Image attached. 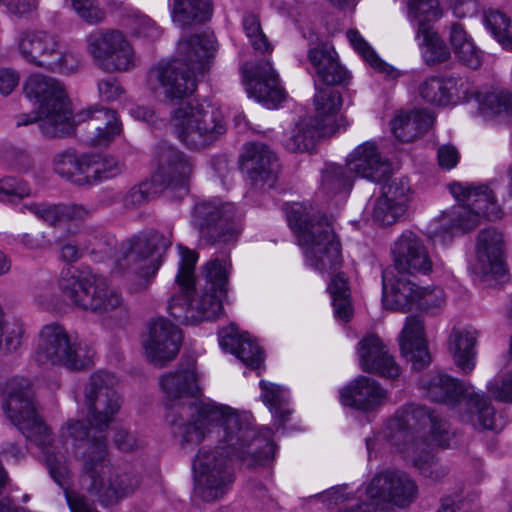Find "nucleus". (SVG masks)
I'll return each instance as SVG.
<instances>
[{
    "instance_id": "obj_1",
    "label": "nucleus",
    "mask_w": 512,
    "mask_h": 512,
    "mask_svg": "<svg viewBox=\"0 0 512 512\" xmlns=\"http://www.w3.org/2000/svg\"><path fill=\"white\" fill-rule=\"evenodd\" d=\"M172 435L184 451H194L202 442L219 443L211 450L202 447L193 460L195 494L206 502L220 499L234 481L229 462L239 459L252 467L264 465L274 455L272 432L257 430L246 412L208 402L196 407L191 420H171Z\"/></svg>"
},
{
    "instance_id": "obj_2",
    "label": "nucleus",
    "mask_w": 512,
    "mask_h": 512,
    "mask_svg": "<svg viewBox=\"0 0 512 512\" xmlns=\"http://www.w3.org/2000/svg\"><path fill=\"white\" fill-rule=\"evenodd\" d=\"M116 383L112 373H94L85 392L89 410L87 421H69L61 430V437L72 439L76 456L81 458L82 487L97 497L103 506L117 503L139 487L136 474L114 470L107 459L103 433L121 407L120 397L114 389Z\"/></svg>"
},
{
    "instance_id": "obj_3",
    "label": "nucleus",
    "mask_w": 512,
    "mask_h": 512,
    "mask_svg": "<svg viewBox=\"0 0 512 512\" xmlns=\"http://www.w3.org/2000/svg\"><path fill=\"white\" fill-rule=\"evenodd\" d=\"M181 261L176 276L180 293L171 297L169 313L182 324H193L204 320H215L221 314L222 299L228 290L231 271L229 257H216L203 267V283L196 287L194 269L198 260L195 251L178 246Z\"/></svg>"
},
{
    "instance_id": "obj_4",
    "label": "nucleus",
    "mask_w": 512,
    "mask_h": 512,
    "mask_svg": "<svg viewBox=\"0 0 512 512\" xmlns=\"http://www.w3.org/2000/svg\"><path fill=\"white\" fill-rule=\"evenodd\" d=\"M389 438L420 473L432 480L445 475L431 453L433 446H449L448 425L424 406L408 405L389 421Z\"/></svg>"
},
{
    "instance_id": "obj_5",
    "label": "nucleus",
    "mask_w": 512,
    "mask_h": 512,
    "mask_svg": "<svg viewBox=\"0 0 512 512\" xmlns=\"http://www.w3.org/2000/svg\"><path fill=\"white\" fill-rule=\"evenodd\" d=\"M1 407L26 439L42 450L51 477L63 486L69 475L66 458L53 443L48 427L37 414L30 380L18 376L9 379L1 394Z\"/></svg>"
},
{
    "instance_id": "obj_6",
    "label": "nucleus",
    "mask_w": 512,
    "mask_h": 512,
    "mask_svg": "<svg viewBox=\"0 0 512 512\" xmlns=\"http://www.w3.org/2000/svg\"><path fill=\"white\" fill-rule=\"evenodd\" d=\"M181 59L159 62L148 73V85L156 96L167 100L180 99L191 95L196 89L195 72L209 69L217 51L213 33L195 34L178 44Z\"/></svg>"
},
{
    "instance_id": "obj_7",
    "label": "nucleus",
    "mask_w": 512,
    "mask_h": 512,
    "mask_svg": "<svg viewBox=\"0 0 512 512\" xmlns=\"http://www.w3.org/2000/svg\"><path fill=\"white\" fill-rule=\"evenodd\" d=\"M287 219L309 267L320 273L340 267L341 245L324 215L314 212L311 205L294 203L287 208Z\"/></svg>"
},
{
    "instance_id": "obj_8",
    "label": "nucleus",
    "mask_w": 512,
    "mask_h": 512,
    "mask_svg": "<svg viewBox=\"0 0 512 512\" xmlns=\"http://www.w3.org/2000/svg\"><path fill=\"white\" fill-rule=\"evenodd\" d=\"M24 91L28 98L39 103V107L35 113L18 115V127L37 122L41 133L46 137H66L72 134L74 125L71 103L64 86L58 80L33 74L26 80Z\"/></svg>"
},
{
    "instance_id": "obj_9",
    "label": "nucleus",
    "mask_w": 512,
    "mask_h": 512,
    "mask_svg": "<svg viewBox=\"0 0 512 512\" xmlns=\"http://www.w3.org/2000/svg\"><path fill=\"white\" fill-rule=\"evenodd\" d=\"M170 245V238L157 231L140 233L121 242L116 267L126 278L129 292L149 289Z\"/></svg>"
},
{
    "instance_id": "obj_10",
    "label": "nucleus",
    "mask_w": 512,
    "mask_h": 512,
    "mask_svg": "<svg viewBox=\"0 0 512 512\" xmlns=\"http://www.w3.org/2000/svg\"><path fill=\"white\" fill-rule=\"evenodd\" d=\"M450 192L457 200V205L443 212L439 226L433 231L434 237L452 235L455 231L468 232L476 228L481 218L494 221L502 217V210L495 195L486 185H463L453 183Z\"/></svg>"
},
{
    "instance_id": "obj_11",
    "label": "nucleus",
    "mask_w": 512,
    "mask_h": 512,
    "mask_svg": "<svg viewBox=\"0 0 512 512\" xmlns=\"http://www.w3.org/2000/svg\"><path fill=\"white\" fill-rule=\"evenodd\" d=\"M307 57L317 76L314 96L315 116L312 118L330 134L335 131V116L342 106V96L336 89L320 88L319 82L327 86L340 85L347 80L348 73L339 63L334 48L327 44L309 49Z\"/></svg>"
},
{
    "instance_id": "obj_12",
    "label": "nucleus",
    "mask_w": 512,
    "mask_h": 512,
    "mask_svg": "<svg viewBox=\"0 0 512 512\" xmlns=\"http://www.w3.org/2000/svg\"><path fill=\"white\" fill-rule=\"evenodd\" d=\"M171 125L177 138L189 149L201 150L215 143L226 132L219 108L180 101L172 111Z\"/></svg>"
},
{
    "instance_id": "obj_13",
    "label": "nucleus",
    "mask_w": 512,
    "mask_h": 512,
    "mask_svg": "<svg viewBox=\"0 0 512 512\" xmlns=\"http://www.w3.org/2000/svg\"><path fill=\"white\" fill-rule=\"evenodd\" d=\"M34 359L39 365L71 371L84 370L92 364V356L83 352L77 337L58 322L45 324L39 330Z\"/></svg>"
},
{
    "instance_id": "obj_14",
    "label": "nucleus",
    "mask_w": 512,
    "mask_h": 512,
    "mask_svg": "<svg viewBox=\"0 0 512 512\" xmlns=\"http://www.w3.org/2000/svg\"><path fill=\"white\" fill-rule=\"evenodd\" d=\"M17 51L28 63L52 71L70 73L78 68V59L62 50L55 34L39 29H25L15 38Z\"/></svg>"
},
{
    "instance_id": "obj_15",
    "label": "nucleus",
    "mask_w": 512,
    "mask_h": 512,
    "mask_svg": "<svg viewBox=\"0 0 512 512\" xmlns=\"http://www.w3.org/2000/svg\"><path fill=\"white\" fill-rule=\"evenodd\" d=\"M160 387L165 395L166 406L173 411L167 415V421L171 425L174 417L183 422L191 420L196 407L207 404L200 400L201 389L198 384V375L194 361H188L160 378Z\"/></svg>"
},
{
    "instance_id": "obj_16",
    "label": "nucleus",
    "mask_w": 512,
    "mask_h": 512,
    "mask_svg": "<svg viewBox=\"0 0 512 512\" xmlns=\"http://www.w3.org/2000/svg\"><path fill=\"white\" fill-rule=\"evenodd\" d=\"M241 214L234 204L220 200L201 201L194 206L192 224L208 244L230 243L242 231Z\"/></svg>"
},
{
    "instance_id": "obj_17",
    "label": "nucleus",
    "mask_w": 512,
    "mask_h": 512,
    "mask_svg": "<svg viewBox=\"0 0 512 512\" xmlns=\"http://www.w3.org/2000/svg\"><path fill=\"white\" fill-rule=\"evenodd\" d=\"M95 65L106 72H126L136 66V53L127 36L117 29H96L87 38Z\"/></svg>"
},
{
    "instance_id": "obj_18",
    "label": "nucleus",
    "mask_w": 512,
    "mask_h": 512,
    "mask_svg": "<svg viewBox=\"0 0 512 512\" xmlns=\"http://www.w3.org/2000/svg\"><path fill=\"white\" fill-rule=\"evenodd\" d=\"M156 170L152 183L181 199L189 193L190 180L195 165L184 152L167 143H160L154 150Z\"/></svg>"
},
{
    "instance_id": "obj_19",
    "label": "nucleus",
    "mask_w": 512,
    "mask_h": 512,
    "mask_svg": "<svg viewBox=\"0 0 512 512\" xmlns=\"http://www.w3.org/2000/svg\"><path fill=\"white\" fill-rule=\"evenodd\" d=\"M418 497L416 482L405 472L386 470L376 474L366 488V502L378 511L384 507L406 508Z\"/></svg>"
},
{
    "instance_id": "obj_20",
    "label": "nucleus",
    "mask_w": 512,
    "mask_h": 512,
    "mask_svg": "<svg viewBox=\"0 0 512 512\" xmlns=\"http://www.w3.org/2000/svg\"><path fill=\"white\" fill-rule=\"evenodd\" d=\"M447 105L469 101L475 97L483 114L499 117L512 124V93L502 90L479 92L466 77L447 76Z\"/></svg>"
},
{
    "instance_id": "obj_21",
    "label": "nucleus",
    "mask_w": 512,
    "mask_h": 512,
    "mask_svg": "<svg viewBox=\"0 0 512 512\" xmlns=\"http://www.w3.org/2000/svg\"><path fill=\"white\" fill-rule=\"evenodd\" d=\"M72 133L80 136L89 146L108 145L122 131L121 123L114 110L104 107H94L81 111L72 119Z\"/></svg>"
},
{
    "instance_id": "obj_22",
    "label": "nucleus",
    "mask_w": 512,
    "mask_h": 512,
    "mask_svg": "<svg viewBox=\"0 0 512 512\" xmlns=\"http://www.w3.org/2000/svg\"><path fill=\"white\" fill-rule=\"evenodd\" d=\"M242 72L250 97L268 108H276L284 100L285 91L269 61L263 60L254 65L245 64Z\"/></svg>"
},
{
    "instance_id": "obj_23",
    "label": "nucleus",
    "mask_w": 512,
    "mask_h": 512,
    "mask_svg": "<svg viewBox=\"0 0 512 512\" xmlns=\"http://www.w3.org/2000/svg\"><path fill=\"white\" fill-rule=\"evenodd\" d=\"M391 256L399 273L426 275L432 270V260L424 241L412 231H404L394 241Z\"/></svg>"
},
{
    "instance_id": "obj_24",
    "label": "nucleus",
    "mask_w": 512,
    "mask_h": 512,
    "mask_svg": "<svg viewBox=\"0 0 512 512\" xmlns=\"http://www.w3.org/2000/svg\"><path fill=\"white\" fill-rule=\"evenodd\" d=\"M181 341L182 334L178 326L159 318L150 324L149 336L144 345L146 357L155 366H164L176 357Z\"/></svg>"
},
{
    "instance_id": "obj_25",
    "label": "nucleus",
    "mask_w": 512,
    "mask_h": 512,
    "mask_svg": "<svg viewBox=\"0 0 512 512\" xmlns=\"http://www.w3.org/2000/svg\"><path fill=\"white\" fill-rule=\"evenodd\" d=\"M105 277L93 273L65 275L59 280V287L75 306L95 312L104 304L99 301V294L104 290Z\"/></svg>"
},
{
    "instance_id": "obj_26",
    "label": "nucleus",
    "mask_w": 512,
    "mask_h": 512,
    "mask_svg": "<svg viewBox=\"0 0 512 512\" xmlns=\"http://www.w3.org/2000/svg\"><path fill=\"white\" fill-rule=\"evenodd\" d=\"M455 409L461 421L470 424L476 430L502 429V423L497 420L490 400L484 393L475 392L472 387L466 388Z\"/></svg>"
},
{
    "instance_id": "obj_27",
    "label": "nucleus",
    "mask_w": 512,
    "mask_h": 512,
    "mask_svg": "<svg viewBox=\"0 0 512 512\" xmlns=\"http://www.w3.org/2000/svg\"><path fill=\"white\" fill-rule=\"evenodd\" d=\"M361 369L382 377L395 379L400 375V368L382 340L376 334L365 336L357 346Z\"/></svg>"
},
{
    "instance_id": "obj_28",
    "label": "nucleus",
    "mask_w": 512,
    "mask_h": 512,
    "mask_svg": "<svg viewBox=\"0 0 512 512\" xmlns=\"http://www.w3.org/2000/svg\"><path fill=\"white\" fill-rule=\"evenodd\" d=\"M346 169L350 174L373 182L384 180L390 172V164L385 160L374 142H364L347 157Z\"/></svg>"
},
{
    "instance_id": "obj_29",
    "label": "nucleus",
    "mask_w": 512,
    "mask_h": 512,
    "mask_svg": "<svg viewBox=\"0 0 512 512\" xmlns=\"http://www.w3.org/2000/svg\"><path fill=\"white\" fill-rule=\"evenodd\" d=\"M241 168L254 182L274 185L278 172L276 155L263 143H248L241 154Z\"/></svg>"
},
{
    "instance_id": "obj_30",
    "label": "nucleus",
    "mask_w": 512,
    "mask_h": 512,
    "mask_svg": "<svg viewBox=\"0 0 512 512\" xmlns=\"http://www.w3.org/2000/svg\"><path fill=\"white\" fill-rule=\"evenodd\" d=\"M386 390L374 379L359 376L340 391V401L361 411H372L383 404Z\"/></svg>"
},
{
    "instance_id": "obj_31",
    "label": "nucleus",
    "mask_w": 512,
    "mask_h": 512,
    "mask_svg": "<svg viewBox=\"0 0 512 512\" xmlns=\"http://www.w3.org/2000/svg\"><path fill=\"white\" fill-rule=\"evenodd\" d=\"M403 356L412 363L415 370H422L430 364L431 357L424 337V323L417 316L406 319L399 338Z\"/></svg>"
},
{
    "instance_id": "obj_32",
    "label": "nucleus",
    "mask_w": 512,
    "mask_h": 512,
    "mask_svg": "<svg viewBox=\"0 0 512 512\" xmlns=\"http://www.w3.org/2000/svg\"><path fill=\"white\" fill-rule=\"evenodd\" d=\"M503 236L493 227L480 231L476 254L480 272L484 275L502 276L505 273L503 262Z\"/></svg>"
},
{
    "instance_id": "obj_33",
    "label": "nucleus",
    "mask_w": 512,
    "mask_h": 512,
    "mask_svg": "<svg viewBox=\"0 0 512 512\" xmlns=\"http://www.w3.org/2000/svg\"><path fill=\"white\" fill-rule=\"evenodd\" d=\"M383 305L386 309L407 312L417 299V286L391 269L382 273Z\"/></svg>"
},
{
    "instance_id": "obj_34",
    "label": "nucleus",
    "mask_w": 512,
    "mask_h": 512,
    "mask_svg": "<svg viewBox=\"0 0 512 512\" xmlns=\"http://www.w3.org/2000/svg\"><path fill=\"white\" fill-rule=\"evenodd\" d=\"M219 343L225 351L235 354L248 367L259 368L263 361L259 345L247 333L240 334L233 326L219 333Z\"/></svg>"
},
{
    "instance_id": "obj_35",
    "label": "nucleus",
    "mask_w": 512,
    "mask_h": 512,
    "mask_svg": "<svg viewBox=\"0 0 512 512\" xmlns=\"http://www.w3.org/2000/svg\"><path fill=\"white\" fill-rule=\"evenodd\" d=\"M477 332L470 327H454L448 338V349L458 368L465 374L475 368Z\"/></svg>"
},
{
    "instance_id": "obj_36",
    "label": "nucleus",
    "mask_w": 512,
    "mask_h": 512,
    "mask_svg": "<svg viewBox=\"0 0 512 512\" xmlns=\"http://www.w3.org/2000/svg\"><path fill=\"white\" fill-rule=\"evenodd\" d=\"M427 397L434 402L445 403L453 408L463 397L466 388L457 380L446 374L437 372L430 374L421 381Z\"/></svg>"
},
{
    "instance_id": "obj_37",
    "label": "nucleus",
    "mask_w": 512,
    "mask_h": 512,
    "mask_svg": "<svg viewBox=\"0 0 512 512\" xmlns=\"http://www.w3.org/2000/svg\"><path fill=\"white\" fill-rule=\"evenodd\" d=\"M433 122V115L426 110L401 112L392 121V132L400 141L411 142L426 132Z\"/></svg>"
},
{
    "instance_id": "obj_38",
    "label": "nucleus",
    "mask_w": 512,
    "mask_h": 512,
    "mask_svg": "<svg viewBox=\"0 0 512 512\" xmlns=\"http://www.w3.org/2000/svg\"><path fill=\"white\" fill-rule=\"evenodd\" d=\"M312 117L301 119L283 140L284 147L293 153L311 151L320 137L328 135Z\"/></svg>"
},
{
    "instance_id": "obj_39",
    "label": "nucleus",
    "mask_w": 512,
    "mask_h": 512,
    "mask_svg": "<svg viewBox=\"0 0 512 512\" xmlns=\"http://www.w3.org/2000/svg\"><path fill=\"white\" fill-rule=\"evenodd\" d=\"M84 165V186L109 180L121 173L122 166L112 156L103 154H86Z\"/></svg>"
},
{
    "instance_id": "obj_40",
    "label": "nucleus",
    "mask_w": 512,
    "mask_h": 512,
    "mask_svg": "<svg viewBox=\"0 0 512 512\" xmlns=\"http://www.w3.org/2000/svg\"><path fill=\"white\" fill-rule=\"evenodd\" d=\"M211 13L210 0H174L172 19L184 27L208 20Z\"/></svg>"
},
{
    "instance_id": "obj_41",
    "label": "nucleus",
    "mask_w": 512,
    "mask_h": 512,
    "mask_svg": "<svg viewBox=\"0 0 512 512\" xmlns=\"http://www.w3.org/2000/svg\"><path fill=\"white\" fill-rule=\"evenodd\" d=\"M86 154L78 156L74 149L58 152L53 157V169L63 178L78 186H84V165Z\"/></svg>"
},
{
    "instance_id": "obj_42",
    "label": "nucleus",
    "mask_w": 512,
    "mask_h": 512,
    "mask_svg": "<svg viewBox=\"0 0 512 512\" xmlns=\"http://www.w3.org/2000/svg\"><path fill=\"white\" fill-rule=\"evenodd\" d=\"M482 21L493 38L506 50L512 51V20L498 9L483 11Z\"/></svg>"
},
{
    "instance_id": "obj_43",
    "label": "nucleus",
    "mask_w": 512,
    "mask_h": 512,
    "mask_svg": "<svg viewBox=\"0 0 512 512\" xmlns=\"http://www.w3.org/2000/svg\"><path fill=\"white\" fill-rule=\"evenodd\" d=\"M78 245L84 251L101 258L111 254L116 245L115 237L104 228L98 226L88 227L78 236Z\"/></svg>"
},
{
    "instance_id": "obj_44",
    "label": "nucleus",
    "mask_w": 512,
    "mask_h": 512,
    "mask_svg": "<svg viewBox=\"0 0 512 512\" xmlns=\"http://www.w3.org/2000/svg\"><path fill=\"white\" fill-rule=\"evenodd\" d=\"M353 177L346 168L327 164L322 171L321 190L329 197L347 194L352 187Z\"/></svg>"
},
{
    "instance_id": "obj_45",
    "label": "nucleus",
    "mask_w": 512,
    "mask_h": 512,
    "mask_svg": "<svg viewBox=\"0 0 512 512\" xmlns=\"http://www.w3.org/2000/svg\"><path fill=\"white\" fill-rule=\"evenodd\" d=\"M416 37H422L420 45L425 46L424 61L427 65H436L446 62L450 58V51L440 36L432 28H425L423 24L417 29Z\"/></svg>"
},
{
    "instance_id": "obj_46",
    "label": "nucleus",
    "mask_w": 512,
    "mask_h": 512,
    "mask_svg": "<svg viewBox=\"0 0 512 512\" xmlns=\"http://www.w3.org/2000/svg\"><path fill=\"white\" fill-rule=\"evenodd\" d=\"M328 290L332 298L335 316L341 320L348 321L353 312L348 279L342 273L335 275L331 279Z\"/></svg>"
},
{
    "instance_id": "obj_47",
    "label": "nucleus",
    "mask_w": 512,
    "mask_h": 512,
    "mask_svg": "<svg viewBox=\"0 0 512 512\" xmlns=\"http://www.w3.org/2000/svg\"><path fill=\"white\" fill-rule=\"evenodd\" d=\"M347 38L353 48L362 56V58L370 64L375 70L385 74L390 78H397L400 73L392 66L384 63L370 45L364 40L357 30L347 31Z\"/></svg>"
},
{
    "instance_id": "obj_48",
    "label": "nucleus",
    "mask_w": 512,
    "mask_h": 512,
    "mask_svg": "<svg viewBox=\"0 0 512 512\" xmlns=\"http://www.w3.org/2000/svg\"><path fill=\"white\" fill-rule=\"evenodd\" d=\"M407 5V17L411 23L420 28L423 24L425 28H432L431 22L441 17L438 0H405Z\"/></svg>"
},
{
    "instance_id": "obj_49",
    "label": "nucleus",
    "mask_w": 512,
    "mask_h": 512,
    "mask_svg": "<svg viewBox=\"0 0 512 512\" xmlns=\"http://www.w3.org/2000/svg\"><path fill=\"white\" fill-rule=\"evenodd\" d=\"M261 397L266 406L269 407L270 412L281 423L287 421L290 410L287 407V393L284 389L273 383L265 381L260 382Z\"/></svg>"
},
{
    "instance_id": "obj_50",
    "label": "nucleus",
    "mask_w": 512,
    "mask_h": 512,
    "mask_svg": "<svg viewBox=\"0 0 512 512\" xmlns=\"http://www.w3.org/2000/svg\"><path fill=\"white\" fill-rule=\"evenodd\" d=\"M411 194L412 191L408 178L400 177L389 179L382 187V195L380 197L394 202L398 211L401 209L406 211Z\"/></svg>"
},
{
    "instance_id": "obj_51",
    "label": "nucleus",
    "mask_w": 512,
    "mask_h": 512,
    "mask_svg": "<svg viewBox=\"0 0 512 512\" xmlns=\"http://www.w3.org/2000/svg\"><path fill=\"white\" fill-rule=\"evenodd\" d=\"M447 78L431 76L419 85L421 98L432 105H447Z\"/></svg>"
},
{
    "instance_id": "obj_52",
    "label": "nucleus",
    "mask_w": 512,
    "mask_h": 512,
    "mask_svg": "<svg viewBox=\"0 0 512 512\" xmlns=\"http://www.w3.org/2000/svg\"><path fill=\"white\" fill-rule=\"evenodd\" d=\"M128 27L133 36L147 41H156L162 34L156 22L143 14H133L128 20Z\"/></svg>"
},
{
    "instance_id": "obj_53",
    "label": "nucleus",
    "mask_w": 512,
    "mask_h": 512,
    "mask_svg": "<svg viewBox=\"0 0 512 512\" xmlns=\"http://www.w3.org/2000/svg\"><path fill=\"white\" fill-rule=\"evenodd\" d=\"M243 29L256 51L260 53L271 51L270 43L264 35L259 18L256 15L248 14L244 17Z\"/></svg>"
},
{
    "instance_id": "obj_54",
    "label": "nucleus",
    "mask_w": 512,
    "mask_h": 512,
    "mask_svg": "<svg viewBox=\"0 0 512 512\" xmlns=\"http://www.w3.org/2000/svg\"><path fill=\"white\" fill-rule=\"evenodd\" d=\"M77 15L89 24H98L105 19V11L98 5V0H70Z\"/></svg>"
},
{
    "instance_id": "obj_55",
    "label": "nucleus",
    "mask_w": 512,
    "mask_h": 512,
    "mask_svg": "<svg viewBox=\"0 0 512 512\" xmlns=\"http://www.w3.org/2000/svg\"><path fill=\"white\" fill-rule=\"evenodd\" d=\"M405 210L398 211L394 202L379 197L373 209V218L382 225L394 224L403 214Z\"/></svg>"
},
{
    "instance_id": "obj_56",
    "label": "nucleus",
    "mask_w": 512,
    "mask_h": 512,
    "mask_svg": "<svg viewBox=\"0 0 512 512\" xmlns=\"http://www.w3.org/2000/svg\"><path fill=\"white\" fill-rule=\"evenodd\" d=\"M23 209L36 215L51 226H56L63 222L62 204L49 205L44 203L25 204Z\"/></svg>"
},
{
    "instance_id": "obj_57",
    "label": "nucleus",
    "mask_w": 512,
    "mask_h": 512,
    "mask_svg": "<svg viewBox=\"0 0 512 512\" xmlns=\"http://www.w3.org/2000/svg\"><path fill=\"white\" fill-rule=\"evenodd\" d=\"M445 303V293L440 287L422 288L417 286L416 303L421 309L441 307Z\"/></svg>"
},
{
    "instance_id": "obj_58",
    "label": "nucleus",
    "mask_w": 512,
    "mask_h": 512,
    "mask_svg": "<svg viewBox=\"0 0 512 512\" xmlns=\"http://www.w3.org/2000/svg\"><path fill=\"white\" fill-rule=\"evenodd\" d=\"M488 392L500 402H512V370L507 368V372L500 380L495 379L488 383Z\"/></svg>"
},
{
    "instance_id": "obj_59",
    "label": "nucleus",
    "mask_w": 512,
    "mask_h": 512,
    "mask_svg": "<svg viewBox=\"0 0 512 512\" xmlns=\"http://www.w3.org/2000/svg\"><path fill=\"white\" fill-rule=\"evenodd\" d=\"M454 53L460 62L471 69H478L482 65V51L476 47L473 41L459 47Z\"/></svg>"
},
{
    "instance_id": "obj_60",
    "label": "nucleus",
    "mask_w": 512,
    "mask_h": 512,
    "mask_svg": "<svg viewBox=\"0 0 512 512\" xmlns=\"http://www.w3.org/2000/svg\"><path fill=\"white\" fill-rule=\"evenodd\" d=\"M0 194L23 198L30 194V187L21 179L6 176L0 179Z\"/></svg>"
},
{
    "instance_id": "obj_61",
    "label": "nucleus",
    "mask_w": 512,
    "mask_h": 512,
    "mask_svg": "<svg viewBox=\"0 0 512 512\" xmlns=\"http://www.w3.org/2000/svg\"><path fill=\"white\" fill-rule=\"evenodd\" d=\"M104 291L99 294V301L103 302V306L95 310V313L105 314L114 311L122 304L121 294L112 288L107 279H104Z\"/></svg>"
},
{
    "instance_id": "obj_62",
    "label": "nucleus",
    "mask_w": 512,
    "mask_h": 512,
    "mask_svg": "<svg viewBox=\"0 0 512 512\" xmlns=\"http://www.w3.org/2000/svg\"><path fill=\"white\" fill-rule=\"evenodd\" d=\"M150 198L149 184L142 183L131 188L123 197V205L127 209H135L146 203Z\"/></svg>"
},
{
    "instance_id": "obj_63",
    "label": "nucleus",
    "mask_w": 512,
    "mask_h": 512,
    "mask_svg": "<svg viewBox=\"0 0 512 512\" xmlns=\"http://www.w3.org/2000/svg\"><path fill=\"white\" fill-rule=\"evenodd\" d=\"M95 208L78 203L62 204L63 221H83L90 218Z\"/></svg>"
},
{
    "instance_id": "obj_64",
    "label": "nucleus",
    "mask_w": 512,
    "mask_h": 512,
    "mask_svg": "<svg viewBox=\"0 0 512 512\" xmlns=\"http://www.w3.org/2000/svg\"><path fill=\"white\" fill-rule=\"evenodd\" d=\"M65 496L71 512H98L94 505L82 494L66 491Z\"/></svg>"
}]
</instances>
